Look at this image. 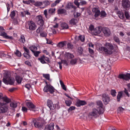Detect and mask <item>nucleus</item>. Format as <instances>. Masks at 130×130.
I'll return each instance as SVG.
<instances>
[{"label":"nucleus","instance_id":"f257e3e1","mask_svg":"<svg viewBox=\"0 0 130 130\" xmlns=\"http://www.w3.org/2000/svg\"><path fill=\"white\" fill-rule=\"evenodd\" d=\"M114 49V46L112 45L109 43H106L104 46L101 47L99 48V51L103 52L107 55L112 54L113 53L112 50Z\"/></svg>","mask_w":130,"mask_h":130},{"label":"nucleus","instance_id":"f03ea898","mask_svg":"<svg viewBox=\"0 0 130 130\" xmlns=\"http://www.w3.org/2000/svg\"><path fill=\"white\" fill-rule=\"evenodd\" d=\"M3 82L7 85H13L15 79L13 77L10 75V73L9 72L6 73L4 75L3 79Z\"/></svg>","mask_w":130,"mask_h":130},{"label":"nucleus","instance_id":"7ed1b4c3","mask_svg":"<svg viewBox=\"0 0 130 130\" xmlns=\"http://www.w3.org/2000/svg\"><path fill=\"white\" fill-rule=\"evenodd\" d=\"M32 121L35 127L40 129L43 128V120L38 119L36 120L35 119H33Z\"/></svg>","mask_w":130,"mask_h":130},{"label":"nucleus","instance_id":"20e7f679","mask_svg":"<svg viewBox=\"0 0 130 130\" xmlns=\"http://www.w3.org/2000/svg\"><path fill=\"white\" fill-rule=\"evenodd\" d=\"M6 103L0 102V113H5L7 112L8 109Z\"/></svg>","mask_w":130,"mask_h":130},{"label":"nucleus","instance_id":"39448f33","mask_svg":"<svg viewBox=\"0 0 130 130\" xmlns=\"http://www.w3.org/2000/svg\"><path fill=\"white\" fill-rule=\"evenodd\" d=\"M27 25L28 29L30 30H34L36 29L37 26L35 23L32 21H29L27 22Z\"/></svg>","mask_w":130,"mask_h":130},{"label":"nucleus","instance_id":"423d86ee","mask_svg":"<svg viewBox=\"0 0 130 130\" xmlns=\"http://www.w3.org/2000/svg\"><path fill=\"white\" fill-rule=\"evenodd\" d=\"M97 106V109L99 110V114L101 115L104 112V109L103 107V104L101 101H99L96 102Z\"/></svg>","mask_w":130,"mask_h":130},{"label":"nucleus","instance_id":"0eeeda50","mask_svg":"<svg viewBox=\"0 0 130 130\" xmlns=\"http://www.w3.org/2000/svg\"><path fill=\"white\" fill-rule=\"evenodd\" d=\"M54 88L51 85H46L44 87L43 91L44 92H49L51 94L53 93L55 91Z\"/></svg>","mask_w":130,"mask_h":130},{"label":"nucleus","instance_id":"6e6552de","mask_svg":"<svg viewBox=\"0 0 130 130\" xmlns=\"http://www.w3.org/2000/svg\"><path fill=\"white\" fill-rule=\"evenodd\" d=\"M38 59L42 64L46 63L45 61L49 63H50L51 62L49 58L45 56L44 55L41 56L39 58H38Z\"/></svg>","mask_w":130,"mask_h":130},{"label":"nucleus","instance_id":"1a4fd4ad","mask_svg":"<svg viewBox=\"0 0 130 130\" xmlns=\"http://www.w3.org/2000/svg\"><path fill=\"white\" fill-rule=\"evenodd\" d=\"M99 113V110L95 108H94L91 111L89 114L88 116L92 118H96L98 116V113Z\"/></svg>","mask_w":130,"mask_h":130},{"label":"nucleus","instance_id":"9d476101","mask_svg":"<svg viewBox=\"0 0 130 130\" xmlns=\"http://www.w3.org/2000/svg\"><path fill=\"white\" fill-rule=\"evenodd\" d=\"M102 100L105 104H107L109 102L110 98L109 96L106 93H103L102 95Z\"/></svg>","mask_w":130,"mask_h":130},{"label":"nucleus","instance_id":"9b49d317","mask_svg":"<svg viewBox=\"0 0 130 130\" xmlns=\"http://www.w3.org/2000/svg\"><path fill=\"white\" fill-rule=\"evenodd\" d=\"M118 78L126 80H128L130 79V74L127 73L126 74H120L118 75Z\"/></svg>","mask_w":130,"mask_h":130},{"label":"nucleus","instance_id":"f8f14e48","mask_svg":"<svg viewBox=\"0 0 130 130\" xmlns=\"http://www.w3.org/2000/svg\"><path fill=\"white\" fill-rule=\"evenodd\" d=\"M36 19L38 24L41 26H43L44 23L43 17L41 15H38L37 16Z\"/></svg>","mask_w":130,"mask_h":130},{"label":"nucleus","instance_id":"ddd939ff","mask_svg":"<svg viewBox=\"0 0 130 130\" xmlns=\"http://www.w3.org/2000/svg\"><path fill=\"white\" fill-rule=\"evenodd\" d=\"M26 106L29 108V109L35 112L36 110L34 109H35V106L31 102H27L26 103Z\"/></svg>","mask_w":130,"mask_h":130},{"label":"nucleus","instance_id":"4468645a","mask_svg":"<svg viewBox=\"0 0 130 130\" xmlns=\"http://www.w3.org/2000/svg\"><path fill=\"white\" fill-rule=\"evenodd\" d=\"M102 30L104 35L106 36H108L111 34L110 29L108 28L103 27L102 29Z\"/></svg>","mask_w":130,"mask_h":130},{"label":"nucleus","instance_id":"2eb2a0df","mask_svg":"<svg viewBox=\"0 0 130 130\" xmlns=\"http://www.w3.org/2000/svg\"><path fill=\"white\" fill-rule=\"evenodd\" d=\"M130 2L128 0H122V5L124 8H127L129 7Z\"/></svg>","mask_w":130,"mask_h":130},{"label":"nucleus","instance_id":"dca6fc26","mask_svg":"<svg viewBox=\"0 0 130 130\" xmlns=\"http://www.w3.org/2000/svg\"><path fill=\"white\" fill-rule=\"evenodd\" d=\"M102 30V28L101 27H96L95 29H94L92 34L95 35H97L100 34Z\"/></svg>","mask_w":130,"mask_h":130},{"label":"nucleus","instance_id":"f3484780","mask_svg":"<svg viewBox=\"0 0 130 130\" xmlns=\"http://www.w3.org/2000/svg\"><path fill=\"white\" fill-rule=\"evenodd\" d=\"M87 104L86 102L83 100H78L75 104V105L77 107H79L81 106H83Z\"/></svg>","mask_w":130,"mask_h":130},{"label":"nucleus","instance_id":"a211bd4d","mask_svg":"<svg viewBox=\"0 0 130 130\" xmlns=\"http://www.w3.org/2000/svg\"><path fill=\"white\" fill-rule=\"evenodd\" d=\"M93 12L95 13L94 16L95 18L97 17L100 14V11L98 8H94L92 9Z\"/></svg>","mask_w":130,"mask_h":130},{"label":"nucleus","instance_id":"6ab92c4d","mask_svg":"<svg viewBox=\"0 0 130 130\" xmlns=\"http://www.w3.org/2000/svg\"><path fill=\"white\" fill-rule=\"evenodd\" d=\"M1 36H3L4 38L7 39H13V37L12 36H9L4 32H2L0 34Z\"/></svg>","mask_w":130,"mask_h":130},{"label":"nucleus","instance_id":"aec40b11","mask_svg":"<svg viewBox=\"0 0 130 130\" xmlns=\"http://www.w3.org/2000/svg\"><path fill=\"white\" fill-rule=\"evenodd\" d=\"M57 13L59 14H63L66 15L67 14L66 10L64 9H60L57 10Z\"/></svg>","mask_w":130,"mask_h":130},{"label":"nucleus","instance_id":"412c9836","mask_svg":"<svg viewBox=\"0 0 130 130\" xmlns=\"http://www.w3.org/2000/svg\"><path fill=\"white\" fill-rule=\"evenodd\" d=\"M47 105L49 107L50 110H53L54 109V104L51 100H48L47 102Z\"/></svg>","mask_w":130,"mask_h":130},{"label":"nucleus","instance_id":"4be33fe9","mask_svg":"<svg viewBox=\"0 0 130 130\" xmlns=\"http://www.w3.org/2000/svg\"><path fill=\"white\" fill-rule=\"evenodd\" d=\"M67 42L66 41H61L58 43L57 45V47L60 48H62L66 45Z\"/></svg>","mask_w":130,"mask_h":130},{"label":"nucleus","instance_id":"5701e85b","mask_svg":"<svg viewBox=\"0 0 130 130\" xmlns=\"http://www.w3.org/2000/svg\"><path fill=\"white\" fill-rule=\"evenodd\" d=\"M77 22V19L72 18L69 21V22L70 24L73 25H75L76 24Z\"/></svg>","mask_w":130,"mask_h":130},{"label":"nucleus","instance_id":"b1692460","mask_svg":"<svg viewBox=\"0 0 130 130\" xmlns=\"http://www.w3.org/2000/svg\"><path fill=\"white\" fill-rule=\"evenodd\" d=\"M10 107L13 109L16 108L17 106V104L15 101L11 102L10 104Z\"/></svg>","mask_w":130,"mask_h":130},{"label":"nucleus","instance_id":"393cba45","mask_svg":"<svg viewBox=\"0 0 130 130\" xmlns=\"http://www.w3.org/2000/svg\"><path fill=\"white\" fill-rule=\"evenodd\" d=\"M19 41L23 43H24L25 42V39L24 36L22 35L20 36V38L19 40Z\"/></svg>","mask_w":130,"mask_h":130},{"label":"nucleus","instance_id":"a878e982","mask_svg":"<svg viewBox=\"0 0 130 130\" xmlns=\"http://www.w3.org/2000/svg\"><path fill=\"white\" fill-rule=\"evenodd\" d=\"M61 26L63 29H67L68 28L69 26L68 24L64 22L62 23L61 25Z\"/></svg>","mask_w":130,"mask_h":130},{"label":"nucleus","instance_id":"bb28decb","mask_svg":"<svg viewBox=\"0 0 130 130\" xmlns=\"http://www.w3.org/2000/svg\"><path fill=\"white\" fill-rule=\"evenodd\" d=\"M66 55L68 59H72L74 57V56L73 54L69 53H66Z\"/></svg>","mask_w":130,"mask_h":130},{"label":"nucleus","instance_id":"cd10ccee","mask_svg":"<svg viewBox=\"0 0 130 130\" xmlns=\"http://www.w3.org/2000/svg\"><path fill=\"white\" fill-rule=\"evenodd\" d=\"M29 49L31 51L32 53L35 51H36L37 50V47L33 45L29 47Z\"/></svg>","mask_w":130,"mask_h":130},{"label":"nucleus","instance_id":"c85d7f7f","mask_svg":"<svg viewBox=\"0 0 130 130\" xmlns=\"http://www.w3.org/2000/svg\"><path fill=\"white\" fill-rule=\"evenodd\" d=\"M3 100L6 102V103H8L11 102V100L6 96L4 97Z\"/></svg>","mask_w":130,"mask_h":130},{"label":"nucleus","instance_id":"c756f323","mask_svg":"<svg viewBox=\"0 0 130 130\" xmlns=\"http://www.w3.org/2000/svg\"><path fill=\"white\" fill-rule=\"evenodd\" d=\"M123 93L122 92H118V94L117 95V100L118 102H119L122 96Z\"/></svg>","mask_w":130,"mask_h":130},{"label":"nucleus","instance_id":"7c9ffc66","mask_svg":"<svg viewBox=\"0 0 130 130\" xmlns=\"http://www.w3.org/2000/svg\"><path fill=\"white\" fill-rule=\"evenodd\" d=\"M46 126H47L50 130H53L54 129V124L53 123H51L49 125H47Z\"/></svg>","mask_w":130,"mask_h":130},{"label":"nucleus","instance_id":"2f4dec72","mask_svg":"<svg viewBox=\"0 0 130 130\" xmlns=\"http://www.w3.org/2000/svg\"><path fill=\"white\" fill-rule=\"evenodd\" d=\"M118 16L121 19L123 18L124 16L123 13L121 11H118L117 12Z\"/></svg>","mask_w":130,"mask_h":130},{"label":"nucleus","instance_id":"473e14b6","mask_svg":"<svg viewBox=\"0 0 130 130\" xmlns=\"http://www.w3.org/2000/svg\"><path fill=\"white\" fill-rule=\"evenodd\" d=\"M34 5L37 7L43 5V3L42 2H36L34 4Z\"/></svg>","mask_w":130,"mask_h":130},{"label":"nucleus","instance_id":"72a5a7b5","mask_svg":"<svg viewBox=\"0 0 130 130\" xmlns=\"http://www.w3.org/2000/svg\"><path fill=\"white\" fill-rule=\"evenodd\" d=\"M16 80L18 84L21 83L22 81V78L20 76H17L16 77Z\"/></svg>","mask_w":130,"mask_h":130},{"label":"nucleus","instance_id":"f704fd0d","mask_svg":"<svg viewBox=\"0 0 130 130\" xmlns=\"http://www.w3.org/2000/svg\"><path fill=\"white\" fill-rule=\"evenodd\" d=\"M43 4H44L45 5V6L41 7V8H43L45 7H46L48 5L50 4L49 2L48 1H45L42 2Z\"/></svg>","mask_w":130,"mask_h":130},{"label":"nucleus","instance_id":"c9c22d12","mask_svg":"<svg viewBox=\"0 0 130 130\" xmlns=\"http://www.w3.org/2000/svg\"><path fill=\"white\" fill-rule=\"evenodd\" d=\"M62 0H56L54 3L52 4L51 5L52 7H54L57 4H58L59 2L61 1Z\"/></svg>","mask_w":130,"mask_h":130},{"label":"nucleus","instance_id":"e433bc0d","mask_svg":"<svg viewBox=\"0 0 130 130\" xmlns=\"http://www.w3.org/2000/svg\"><path fill=\"white\" fill-rule=\"evenodd\" d=\"M100 14H101V17L102 18L105 17L106 15V14L105 12L103 10L102 11L100 12Z\"/></svg>","mask_w":130,"mask_h":130},{"label":"nucleus","instance_id":"4c0bfd02","mask_svg":"<svg viewBox=\"0 0 130 130\" xmlns=\"http://www.w3.org/2000/svg\"><path fill=\"white\" fill-rule=\"evenodd\" d=\"M77 59L76 58L72 59L70 61V64L72 65L76 64L77 63Z\"/></svg>","mask_w":130,"mask_h":130},{"label":"nucleus","instance_id":"58836bf2","mask_svg":"<svg viewBox=\"0 0 130 130\" xmlns=\"http://www.w3.org/2000/svg\"><path fill=\"white\" fill-rule=\"evenodd\" d=\"M60 82L62 88L65 91H66L67 90L63 82L61 80H60Z\"/></svg>","mask_w":130,"mask_h":130},{"label":"nucleus","instance_id":"ea45409f","mask_svg":"<svg viewBox=\"0 0 130 130\" xmlns=\"http://www.w3.org/2000/svg\"><path fill=\"white\" fill-rule=\"evenodd\" d=\"M23 55L27 59H29L31 57L29 53L28 54L24 53L23 54Z\"/></svg>","mask_w":130,"mask_h":130},{"label":"nucleus","instance_id":"a19ab883","mask_svg":"<svg viewBox=\"0 0 130 130\" xmlns=\"http://www.w3.org/2000/svg\"><path fill=\"white\" fill-rule=\"evenodd\" d=\"M16 14L14 10L12 11L10 14V15L11 19H13L14 17L15 16Z\"/></svg>","mask_w":130,"mask_h":130},{"label":"nucleus","instance_id":"79ce46f5","mask_svg":"<svg viewBox=\"0 0 130 130\" xmlns=\"http://www.w3.org/2000/svg\"><path fill=\"white\" fill-rule=\"evenodd\" d=\"M34 56L36 57L38 56L39 54L41 53V52L40 51H35L32 53Z\"/></svg>","mask_w":130,"mask_h":130},{"label":"nucleus","instance_id":"37998d69","mask_svg":"<svg viewBox=\"0 0 130 130\" xmlns=\"http://www.w3.org/2000/svg\"><path fill=\"white\" fill-rule=\"evenodd\" d=\"M43 76L46 79L48 80H50V75L48 74H43Z\"/></svg>","mask_w":130,"mask_h":130},{"label":"nucleus","instance_id":"c03bdc74","mask_svg":"<svg viewBox=\"0 0 130 130\" xmlns=\"http://www.w3.org/2000/svg\"><path fill=\"white\" fill-rule=\"evenodd\" d=\"M14 53L18 57H20L21 56V52L18 50H16V52H14Z\"/></svg>","mask_w":130,"mask_h":130},{"label":"nucleus","instance_id":"a18cd8bd","mask_svg":"<svg viewBox=\"0 0 130 130\" xmlns=\"http://www.w3.org/2000/svg\"><path fill=\"white\" fill-rule=\"evenodd\" d=\"M111 94L113 97L115 96L116 95V92L115 90H112L110 91Z\"/></svg>","mask_w":130,"mask_h":130},{"label":"nucleus","instance_id":"49530a36","mask_svg":"<svg viewBox=\"0 0 130 130\" xmlns=\"http://www.w3.org/2000/svg\"><path fill=\"white\" fill-rule=\"evenodd\" d=\"M72 4V3H68L66 6V9H68L70 8L71 7Z\"/></svg>","mask_w":130,"mask_h":130},{"label":"nucleus","instance_id":"de8ad7c7","mask_svg":"<svg viewBox=\"0 0 130 130\" xmlns=\"http://www.w3.org/2000/svg\"><path fill=\"white\" fill-rule=\"evenodd\" d=\"M89 29L92 34L94 29V26L92 24H91L89 27Z\"/></svg>","mask_w":130,"mask_h":130},{"label":"nucleus","instance_id":"09e8293b","mask_svg":"<svg viewBox=\"0 0 130 130\" xmlns=\"http://www.w3.org/2000/svg\"><path fill=\"white\" fill-rule=\"evenodd\" d=\"M83 49L82 47H79L78 48V52L80 55H81L83 53Z\"/></svg>","mask_w":130,"mask_h":130},{"label":"nucleus","instance_id":"8fccbe9b","mask_svg":"<svg viewBox=\"0 0 130 130\" xmlns=\"http://www.w3.org/2000/svg\"><path fill=\"white\" fill-rule=\"evenodd\" d=\"M65 102L67 105L68 106H70L72 104L71 101L69 100L66 101Z\"/></svg>","mask_w":130,"mask_h":130},{"label":"nucleus","instance_id":"3c124183","mask_svg":"<svg viewBox=\"0 0 130 130\" xmlns=\"http://www.w3.org/2000/svg\"><path fill=\"white\" fill-rule=\"evenodd\" d=\"M68 48L72 49L73 47V45L70 43H68L67 44Z\"/></svg>","mask_w":130,"mask_h":130},{"label":"nucleus","instance_id":"603ef678","mask_svg":"<svg viewBox=\"0 0 130 130\" xmlns=\"http://www.w3.org/2000/svg\"><path fill=\"white\" fill-rule=\"evenodd\" d=\"M79 39L82 42H83L85 40V38L84 36L82 35H80L78 36Z\"/></svg>","mask_w":130,"mask_h":130},{"label":"nucleus","instance_id":"864d4df0","mask_svg":"<svg viewBox=\"0 0 130 130\" xmlns=\"http://www.w3.org/2000/svg\"><path fill=\"white\" fill-rule=\"evenodd\" d=\"M75 109V107L74 106H72L70 107L68 109V111L70 112L73 110H74Z\"/></svg>","mask_w":130,"mask_h":130},{"label":"nucleus","instance_id":"5fc2aeb1","mask_svg":"<svg viewBox=\"0 0 130 130\" xmlns=\"http://www.w3.org/2000/svg\"><path fill=\"white\" fill-rule=\"evenodd\" d=\"M125 15L126 19H129L130 17L128 13V12L127 11H125Z\"/></svg>","mask_w":130,"mask_h":130},{"label":"nucleus","instance_id":"6e6d98bb","mask_svg":"<svg viewBox=\"0 0 130 130\" xmlns=\"http://www.w3.org/2000/svg\"><path fill=\"white\" fill-rule=\"evenodd\" d=\"M40 36L42 37H45L47 36V34L45 32H43L40 34Z\"/></svg>","mask_w":130,"mask_h":130},{"label":"nucleus","instance_id":"4d7b16f0","mask_svg":"<svg viewBox=\"0 0 130 130\" xmlns=\"http://www.w3.org/2000/svg\"><path fill=\"white\" fill-rule=\"evenodd\" d=\"M113 39L117 43H119L120 42V40L119 38L116 36L114 37Z\"/></svg>","mask_w":130,"mask_h":130},{"label":"nucleus","instance_id":"13d9d810","mask_svg":"<svg viewBox=\"0 0 130 130\" xmlns=\"http://www.w3.org/2000/svg\"><path fill=\"white\" fill-rule=\"evenodd\" d=\"M124 109L121 107H119L117 110V111L119 112H122L124 110Z\"/></svg>","mask_w":130,"mask_h":130},{"label":"nucleus","instance_id":"bf43d9fd","mask_svg":"<svg viewBox=\"0 0 130 130\" xmlns=\"http://www.w3.org/2000/svg\"><path fill=\"white\" fill-rule=\"evenodd\" d=\"M55 10V9H50L48 10V13L50 14H52L54 12Z\"/></svg>","mask_w":130,"mask_h":130},{"label":"nucleus","instance_id":"052dcab7","mask_svg":"<svg viewBox=\"0 0 130 130\" xmlns=\"http://www.w3.org/2000/svg\"><path fill=\"white\" fill-rule=\"evenodd\" d=\"M42 28L41 27H39L36 30V32L37 33H39L40 32L42 31Z\"/></svg>","mask_w":130,"mask_h":130},{"label":"nucleus","instance_id":"680f3d73","mask_svg":"<svg viewBox=\"0 0 130 130\" xmlns=\"http://www.w3.org/2000/svg\"><path fill=\"white\" fill-rule=\"evenodd\" d=\"M22 110L23 112H27V108L24 107H22Z\"/></svg>","mask_w":130,"mask_h":130},{"label":"nucleus","instance_id":"e2e57ef3","mask_svg":"<svg viewBox=\"0 0 130 130\" xmlns=\"http://www.w3.org/2000/svg\"><path fill=\"white\" fill-rule=\"evenodd\" d=\"M74 17L75 18H77L79 17L80 15V13L78 12L74 13Z\"/></svg>","mask_w":130,"mask_h":130},{"label":"nucleus","instance_id":"0e129e2a","mask_svg":"<svg viewBox=\"0 0 130 130\" xmlns=\"http://www.w3.org/2000/svg\"><path fill=\"white\" fill-rule=\"evenodd\" d=\"M23 48L25 51L26 53L28 54L30 53L28 49L25 47H23Z\"/></svg>","mask_w":130,"mask_h":130},{"label":"nucleus","instance_id":"69168bd1","mask_svg":"<svg viewBox=\"0 0 130 130\" xmlns=\"http://www.w3.org/2000/svg\"><path fill=\"white\" fill-rule=\"evenodd\" d=\"M77 0H75L74 3L78 7H79V4Z\"/></svg>","mask_w":130,"mask_h":130},{"label":"nucleus","instance_id":"338daca9","mask_svg":"<svg viewBox=\"0 0 130 130\" xmlns=\"http://www.w3.org/2000/svg\"><path fill=\"white\" fill-rule=\"evenodd\" d=\"M25 87L29 90L31 87V86L29 84H27L25 85Z\"/></svg>","mask_w":130,"mask_h":130},{"label":"nucleus","instance_id":"774afa93","mask_svg":"<svg viewBox=\"0 0 130 130\" xmlns=\"http://www.w3.org/2000/svg\"><path fill=\"white\" fill-rule=\"evenodd\" d=\"M101 67L104 68H106L107 66L108 65L106 63H104L102 65Z\"/></svg>","mask_w":130,"mask_h":130}]
</instances>
